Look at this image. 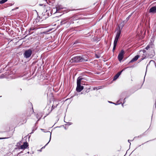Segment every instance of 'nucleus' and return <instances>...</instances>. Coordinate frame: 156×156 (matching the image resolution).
<instances>
[{"mask_svg": "<svg viewBox=\"0 0 156 156\" xmlns=\"http://www.w3.org/2000/svg\"><path fill=\"white\" fill-rule=\"evenodd\" d=\"M128 141L130 143V142H129V140H128Z\"/></svg>", "mask_w": 156, "mask_h": 156, "instance_id": "nucleus-35", "label": "nucleus"}, {"mask_svg": "<svg viewBox=\"0 0 156 156\" xmlns=\"http://www.w3.org/2000/svg\"><path fill=\"white\" fill-rule=\"evenodd\" d=\"M76 20V17H72L70 18H68V22L70 23H74L73 21Z\"/></svg>", "mask_w": 156, "mask_h": 156, "instance_id": "nucleus-9", "label": "nucleus"}, {"mask_svg": "<svg viewBox=\"0 0 156 156\" xmlns=\"http://www.w3.org/2000/svg\"><path fill=\"white\" fill-rule=\"evenodd\" d=\"M78 77H81L82 79L81 81H80V83H81L82 84H83V83L85 81H87L88 80V77L87 76H80Z\"/></svg>", "mask_w": 156, "mask_h": 156, "instance_id": "nucleus-8", "label": "nucleus"}, {"mask_svg": "<svg viewBox=\"0 0 156 156\" xmlns=\"http://www.w3.org/2000/svg\"><path fill=\"white\" fill-rule=\"evenodd\" d=\"M6 138V137H5V138H1L0 137V140H2V139H7V138Z\"/></svg>", "mask_w": 156, "mask_h": 156, "instance_id": "nucleus-26", "label": "nucleus"}, {"mask_svg": "<svg viewBox=\"0 0 156 156\" xmlns=\"http://www.w3.org/2000/svg\"><path fill=\"white\" fill-rule=\"evenodd\" d=\"M83 94V92H81V94Z\"/></svg>", "mask_w": 156, "mask_h": 156, "instance_id": "nucleus-36", "label": "nucleus"}, {"mask_svg": "<svg viewBox=\"0 0 156 156\" xmlns=\"http://www.w3.org/2000/svg\"><path fill=\"white\" fill-rule=\"evenodd\" d=\"M130 16H131V15H130L126 18V21H127L129 20Z\"/></svg>", "mask_w": 156, "mask_h": 156, "instance_id": "nucleus-21", "label": "nucleus"}, {"mask_svg": "<svg viewBox=\"0 0 156 156\" xmlns=\"http://www.w3.org/2000/svg\"><path fill=\"white\" fill-rule=\"evenodd\" d=\"M41 117H42V116L41 115L40 116H39V115H38V114L37 115L36 117L37 119H38V121L39 120H40L41 119Z\"/></svg>", "mask_w": 156, "mask_h": 156, "instance_id": "nucleus-19", "label": "nucleus"}, {"mask_svg": "<svg viewBox=\"0 0 156 156\" xmlns=\"http://www.w3.org/2000/svg\"><path fill=\"white\" fill-rule=\"evenodd\" d=\"M47 132L50 133V137L49 140V142L45 145V146L44 147H43L42 148H44L45 147L48 145V143L51 140V133L50 132V131H48Z\"/></svg>", "mask_w": 156, "mask_h": 156, "instance_id": "nucleus-16", "label": "nucleus"}, {"mask_svg": "<svg viewBox=\"0 0 156 156\" xmlns=\"http://www.w3.org/2000/svg\"><path fill=\"white\" fill-rule=\"evenodd\" d=\"M125 69H123L120 72H118L115 76L113 78V80H116V79H117L119 77V76L121 75V74L122 72L124 70H125Z\"/></svg>", "mask_w": 156, "mask_h": 156, "instance_id": "nucleus-10", "label": "nucleus"}, {"mask_svg": "<svg viewBox=\"0 0 156 156\" xmlns=\"http://www.w3.org/2000/svg\"><path fill=\"white\" fill-rule=\"evenodd\" d=\"M73 97H74V96H71V97L70 98H72Z\"/></svg>", "mask_w": 156, "mask_h": 156, "instance_id": "nucleus-32", "label": "nucleus"}, {"mask_svg": "<svg viewBox=\"0 0 156 156\" xmlns=\"http://www.w3.org/2000/svg\"><path fill=\"white\" fill-rule=\"evenodd\" d=\"M144 51H145V50H143V52H144Z\"/></svg>", "mask_w": 156, "mask_h": 156, "instance_id": "nucleus-37", "label": "nucleus"}, {"mask_svg": "<svg viewBox=\"0 0 156 156\" xmlns=\"http://www.w3.org/2000/svg\"><path fill=\"white\" fill-rule=\"evenodd\" d=\"M39 5L44 7L42 15L45 19H46L52 14V9L51 10L50 7L48 6L47 5L44 4H40Z\"/></svg>", "mask_w": 156, "mask_h": 156, "instance_id": "nucleus-1", "label": "nucleus"}, {"mask_svg": "<svg viewBox=\"0 0 156 156\" xmlns=\"http://www.w3.org/2000/svg\"><path fill=\"white\" fill-rule=\"evenodd\" d=\"M28 143L27 142H24L23 144L21 145L20 147V148L21 149H25L27 148V147H28Z\"/></svg>", "mask_w": 156, "mask_h": 156, "instance_id": "nucleus-11", "label": "nucleus"}, {"mask_svg": "<svg viewBox=\"0 0 156 156\" xmlns=\"http://www.w3.org/2000/svg\"><path fill=\"white\" fill-rule=\"evenodd\" d=\"M136 61V55L135 56L134 58H133L129 63V64L132 63Z\"/></svg>", "mask_w": 156, "mask_h": 156, "instance_id": "nucleus-15", "label": "nucleus"}, {"mask_svg": "<svg viewBox=\"0 0 156 156\" xmlns=\"http://www.w3.org/2000/svg\"><path fill=\"white\" fill-rule=\"evenodd\" d=\"M99 57L97 56V58H98Z\"/></svg>", "mask_w": 156, "mask_h": 156, "instance_id": "nucleus-34", "label": "nucleus"}, {"mask_svg": "<svg viewBox=\"0 0 156 156\" xmlns=\"http://www.w3.org/2000/svg\"><path fill=\"white\" fill-rule=\"evenodd\" d=\"M135 67V66H134V65H133V66H129V67H126V68H125V69L126 68H133V67Z\"/></svg>", "mask_w": 156, "mask_h": 156, "instance_id": "nucleus-22", "label": "nucleus"}, {"mask_svg": "<svg viewBox=\"0 0 156 156\" xmlns=\"http://www.w3.org/2000/svg\"><path fill=\"white\" fill-rule=\"evenodd\" d=\"M44 131V132H45V131H44H44Z\"/></svg>", "mask_w": 156, "mask_h": 156, "instance_id": "nucleus-41", "label": "nucleus"}, {"mask_svg": "<svg viewBox=\"0 0 156 156\" xmlns=\"http://www.w3.org/2000/svg\"><path fill=\"white\" fill-rule=\"evenodd\" d=\"M8 0H2L0 1V4H2L6 2Z\"/></svg>", "mask_w": 156, "mask_h": 156, "instance_id": "nucleus-18", "label": "nucleus"}, {"mask_svg": "<svg viewBox=\"0 0 156 156\" xmlns=\"http://www.w3.org/2000/svg\"><path fill=\"white\" fill-rule=\"evenodd\" d=\"M32 51L31 49H29L26 50L23 53L24 56L26 58L30 57L32 54Z\"/></svg>", "mask_w": 156, "mask_h": 156, "instance_id": "nucleus-5", "label": "nucleus"}, {"mask_svg": "<svg viewBox=\"0 0 156 156\" xmlns=\"http://www.w3.org/2000/svg\"><path fill=\"white\" fill-rule=\"evenodd\" d=\"M79 43V42H78V41H76L74 43V44H76L78 43Z\"/></svg>", "mask_w": 156, "mask_h": 156, "instance_id": "nucleus-28", "label": "nucleus"}, {"mask_svg": "<svg viewBox=\"0 0 156 156\" xmlns=\"http://www.w3.org/2000/svg\"><path fill=\"white\" fill-rule=\"evenodd\" d=\"M54 11H55V10H53V12H52V14H54L55 13H54Z\"/></svg>", "mask_w": 156, "mask_h": 156, "instance_id": "nucleus-31", "label": "nucleus"}, {"mask_svg": "<svg viewBox=\"0 0 156 156\" xmlns=\"http://www.w3.org/2000/svg\"><path fill=\"white\" fill-rule=\"evenodd\" d=\"M56 107H56L54 106V107H53V105L51 107V111L52 110V109H54L55 107Z\"/></svg>", "mask_w": 156, "mask_h": 156, "instance_id": "nucleus-27", "label": "nucleus"}, {"mask_svg": "<svg viewBox=\"0 0 156 156\" xmlns=\"http://www.w3.org/2000/svg\"><path fill=\"white\" fill-rule=\"evenodd\" d=\"M139 57V55H137V59H138V58Z\"/></svg>", "mask_w": 156, "mask_h": 156, "instance_id": "nucleus-30", "label": "nucleus"}, {"mask_svg": "<svg viewBox=\"0 0 156 156\" xmlns=\"http://www.w3.org/2000/svg\"><path fill=\"white\" fill-rule=\"evenodd\" d=\"M119 102V101H118V102H117V103H113V102H112L111 101H109L108 102L109 103H112V104H115V105H119V104H120L118 103V102Z\"/></svg>", "mask_w": 156, "mask_h": 156, "instance_id": "nucleus-20", "label": "nucleus"}, {"mask_svg": "<svg viewBox=\"0 0 156 156\" xmlns=\"http://www.w3.org/2000/svg\"><path fill=\"white\" fill-rule=\"evenodd\" d=\"M87 59L84 58L81 56H76L73 57L70 60L71 62L77 63L86 62Z\"/></svg>", "mask_w": 156, "mask_h": 156, "instance_id": "nucleus-2", "label": "nucleus"}, {"mask_svg": "<svg viewBox=\"0 0 156 156\" xmlns=\"http://www.w3.org/2000/svg\"><path fill=\"white\" fill-rule=\"evenodd\" d=\"M150 63V64H154V62L153 60H151L150 62V63Z\"/></svg>", "mask_w": 156, "mask_h": 156, "instance_id": "nucleus-23", "label": "nucleus"}, {"mask_svg": "<svg viewBox=\"0 0 156 156\" xmlns=\"http://www.w3.org/2000/svg\"><path fill=\"white\" fill-rule=\"evenodd\" d=\"M98 89L97 87H95V88H94V90H98Z\"/></svg>", "mask_w": 156, "mask_h": 156, "instance_id": "nucleus-29", "label": "nucleus"}, {"mask_svg": "<svg viewBox=\"0 0 156 156\" xmlns=\"http://www.w3.org/2000/svg\"><path fill=\"white\" fill-rule=\"evenodd\" d=\"M150 12L154 13H156V7L154 6L151 7L150 9Z\"/></svg>", "mask_w": 156, "mask_h": 156, "instance_id": "nucleus-12", "label": "nucleus"}, {"mask_svg": "<svg viewBox=\"0 0 156 156\" xmlns=\"http://www.w3.org/2000/svg\"><path fill=\"white\" fill-rule=\"evenodd\" d=\"M44 131V132H45V131H44H44Z\"/></svg>", "mask_w": 156, "mask_h": 156, "instance_id": "nucleus-40", "label": "nucleus"}, {"mask_svg": "<svg viewBox=\"0 0 156 156\" xmlns=\"http://www.w3.org/2000/svg\"><path fill=\"white\" fill-rule=\"evenodd\" d=\"M63 8L62 7V6L61 5H58L55 8H53L52 9V11L55 10L54 13L56 12H59L60 11H62L61 10L63 9Z\"/></svg>", "mask_w": 156, "mask_h": 156, "instance_id": "nucleus-6", "label": "nucleus"}, {"mask_svg": "<svg viewBox=\"0 0 156 156\" xmlns=\"http://www.w3.org/2000/svg\"><path fill=\"white\" fill-rule=\"evenodd\" d=\"M36 129V128L33 129V130H32V131L31 132V134L32 133H33L34 132V131H35Z\"/></svg>", "mask_w": 156, "mask_h": 156, "instance_id": "nucleus-24", "label": "nucleus"}, {"mask_svg": "<svg viewBox=\"0 0 156 156\" xmlns=\"http://www.w3.org/2000/svg\"><path fill=\"white\" fill-rule=\"evenodd\" d=\"M153 44H149V45H148L145 48V49H147V50L149 49L150 48V47L152 48L153 47Z\"/></svg>", "mask_w": 156, "mask_h": 156, "instance_id": "nucleus-17", "label": "nucleus"}, {"mask_svg": "<svg viewBox=\"0 0 156 156\" xmlns=\"http://www.w3.org/2000/svg\"><path fill=\"white\" fill-rule=\"evenodd\" d=\"M37 30L36 28H35L34 27H32L30 28L29 29V30H28V31L29 33V34H30L33 33V32L31 31L32 30Z\"/></svg>", "mask_w": 156, "mask_h": 156, "instance_id": "nucleus-14", "label": "nucleus"}, {"mask_svg": "<svg viewBox=\"0 0 156 156\" xmlns=\"http://www.w3.org/2000/svg\"><path fill=\"white\" fill-rule=\"evenodd\" d=\"M41 129L43 131H44V129Z\"/></svg>", "mask_w": 156, "mask_h": 156, "instance_id": "nucleus-33", "label": "nucleus"}, {"mask_svg": "<svg viewBox=\"0 0 156 156\" xmlns=\"http://www.w3.org/2000/svg\"><path fill=\"white\" fill-rule=\"evenodd\" d=\"M27 120H26V121L25 122H26Z\"/></svg>", "mask_w": 156, "mask_h": 156, "instance_id": "nucleus-39", "label": "nucleus"}, {"mask_svg": "<svg viewBox=\"0 0 156 156\" xmlns=\"http://www.w3.org/2000/svg\"><path fill=\"white\" fill-rule=\"evenodd\" d=\"M71 124V123H69V125H70V124Z\"/></svg>", "mask_w": 156, "mask_h": 156, "instance_id": "nucleus-38", "label": "nucleus"}, {"mask_svg": "<svg viewBox=\"0 0 156 156\" xmlns=\"http://www.w3.org/2000/svg\"><path fill=\"white\" fill-rule=\"evenodd\" d=\"M68 22V18H65L62 20L60 23V25H62L65 24L66 22Z\"/></svg>", "mask_w": 156, "mask_h": 156, "instance_id": "nucleus-13", "label": "nucleus"}, {"mask_svg": "<svg viewBox=\"0 0 156 156\" xmlns=\"http://www.w3.org/2000/svg\"><path fill=\"white\" fill-rule=\"evenodd\" d=\"M121 33V30H120V29H119L117 32L116 34L115 38V40L114 41V46L113 48V52L114 51L115 49L118 40L120 37Z\"/></svg>", "mask_w": 156, "mask_h": 156, "instance_id": "nucleus-3", "label": "nucleus"}, {"mask_svg": "<svg viewBox=\"0 0 156 156\" xmlns=\"http://www.w3.org/2000/svg\"><path fill=\"white\" fill-rule=\"evenodd\" d=\"M125 99H126V98H124V99L123 103L122 104V107H123V104L126 102Z\"/></svg>", "mask_w": 156, "mask_h": 156, "instance_id": "nucleus-25", "label": "nucleus"}, {"mask_svg": "<svg viewBox=\"0 0 156 156\" xmlns=\"http://www.w3.org/2000/svg\"><path fill=\"white\" fill-rule=\"evenodd\" d=\"M124 54V51L123 50H122L120 52L119 54L118 58L119 61L120 62L121 61L123 57V55Z\"/></svg>", "mask_w": 156, "mask_h": 156, "instance_id": "nucleus-7", "label": "nucleus"}, {"mask_svg": "<svg viewBox=\"0 0 156 156\" xmlns=\"http://www.w3.org/2000/svg\"><path fill=\"white\" fill-rule=\"evenodd\" d=\"M81 77H78L77 79V87H76V90L77 92H80L83 89V87L81 86L82 84L80 83V81L82 79Z\"/></svg>", "mask_w": 156, "mask_h": 156, "instance_id": "nucleus-4", "label": "nucleus"}]
</instances>
